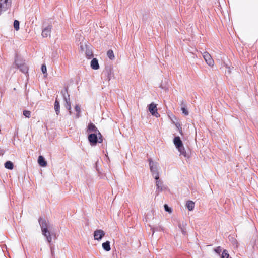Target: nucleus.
Wrapping results in <instances>:
<instances>
[{
    "label": "nucleus",
    "mask_w": 258,
    "mask_h": 258,
    "mask_svg": "<svg viewBox=\"0 0 258 258\" xmlns=\"http://www.w3.org/2000/svg\"><path fill=\"white\" fill-rule=\"evenodd\" d=\"M38 221L41 227L43 235L46 237L48 242L50 243L52 241V237L50 233L48 230V224L46 220L45 219L39 218Z\"/></svg>",
    "instance_id": "1"
},
{
    "label": "nucleus",
    "mask_w": 258,
    "mask_h": 258,
    "mask_svg": "<svg viewBox=\"0 0 258 258\" xmlns=\"http://www.w3.org/2000/svg\"><path fill=\"white\" fill-rule=\"evenodd\" d=\"M149 165L153 176L156 180L159 179V173L158 171V163H154L151 159H149Z\"/></svg>",
    "instance_id": "2"
},
{
    "label": "nucleus",
    "mask_w": 258,
    "mask_h": 258,
    "mask_svg": "<svg viewBox=\"0 0 258 258\" xmlns=\"http://www.w3.org/2000/svg\"><path fill=\"white\" fill-rule=\"evenodd\" d=\"M87 132L89 133L94 132V133H97L99 135V143H102L103 142V138L101 133L93 123H90L88 124Z\"/></svg>",
    "instance_id": "3"
},
{
    "label": "nucleus",
    "mask_w": 258,
    "mask_h": 258,
    "mask_svg": "<svg viewBox=\"0 0 258 258\" xmlns=\"http://www.w3.org/2000/svg\"><path fill=\"white\" fill-rule=\"evenodd\" d=\"M88 140L92 146H95L99 142V135L97 133L90 134L88 136Z\"/></svg>",
    "instance_id": "4"
},
{
    "label": "nucleus",
    "mask_w": 258,
    "mask_h": 258,
    "mask_svg": "<svg viewBox=\"0 0 258 258\" xmlns=\"http://www.w3.org/2000/svg\"><path fill=\"white\" fill-rule=\"evenodd\" d=\"M203 58L208 65L213 67L214 64V61L211 55L207 52H204L203 54Z\"/></svg>",
    "instance_id": "5"
},
{
    "label": "nucleus",
    "mask_w": 258,
    "mask_h": 258,
    "mask_svg": "<svg viewBox=\"0 0 258 258\" xmlns=\"http://www.w3.org/2000/svg\"><path fill=\"white\" fill-rule=\"evenodd\" d=\"M149 110L152 115L155 116L156 117H159L160 115L157 112V108L156 104L152 103L149 105Z\"/></svg>",
    "instance_id": "6"
},
{
    "label": "nucleus",
    "mask_w": 258,
    "mask_h": 258,
    "mask_svg": "<svg viewBox=\"0 0 258 258\" xmlns=\"http://www.w3.org/2000/svg\"><path fill=\"white\" fill-rule=\"evenodd\" d=\"M105 235V232L102 230H96L94 232V239L96 240H100Z\"/></svg>",
    "instance_id": "7"
},
{
    "label": "nucleus",
    "mask_w": 258,
    "mask_h": 258,
    "mask_svg": "<svg viewBox=\"0 0 258 258\" xmlns=\"http://www.w3.org/2000/svg\"><path fill=\"white\" fill-rule=\"evenodd\" d=\"M52 28V25H49L42 30V36L43 37H47L50 36L51 29Z\"/></svg>",
    "instance_id": "8"
},
{
    "label": "nucleus",
    "mask_w": 258,
    "mask_h": 258,
    "mask_svg": "<svg viewBox=\"0 0 258 258\" xmlns=\"http://www.w3.org/2000/svg\"><path fill=\"white\" fill-rule=\"evenodd\" d=\"M85 50H84V51H85V53L86 56L88 58H91V57H92L93 56V52H92L91 47L88 46L87 45H85Z\"/></svg>",
    "instance_id": "9"
},
{
    "label": "nucleus",
    "mask_w": 258,
    "mask_h": 258,
    "mask_svg": "<svg viewBox=\"0 0 258 258\" xmlns=\"http://www.w3.org/2000/svg\"><path fill=\"white\" fill-rule=\"evenodd\" d=\"M91 67L94 70H97L99 68V64L98 60L94 58L91 61Z\"/></svg>",
    "instance_id": "10"
},
{
    "label": "nucleus",
    "mask_w": 258,
    "mask_h": 258,
    "mask_svg": "<svg viewBox=\"0 0 258 258\" xmlns=\"http://www.w3.org/2000/svg\"><path fill=\"white\" fill-rule=\"evenodd\" d=\"M173 142L176 148H180L183 145V143L179 137H175L174 139Z\"/></svg>",
    "instance_id": "11"
},
{
    "label": "nucleus",
    "mask_w": 258,
    "mask_h": 258,
    "mask_svg": "<svg viewBox=\"0 0 258 258\" xmlns=\"http://www.w3.org/2000/svg\"><path fill=\"white\" fill-rule=\"evenodd\" d=\"M186 206L189 211H192L195 208V203L192 201H187Z\"/></svg>",
    "instance_id": "12"
},
{
    "label": "nucleus",
    "mask_w": 258,
    "mask_h": 258,
    "mask_svg": "<svg viewBox=\"0 0 258 258\" xmlns=\"http://www.w3.org/2000/svg\"><path fill=\"white\" fill-rule=\"evenodd\" d=\"M38 162L39 164L42 167H45L47 165L46 162L42 156L38 157Z\"/></svg>",
    "instance_id": "13"
},
{
    "label": "nucleus",
    "mask_w": 258,
    "mask_h": 258,
    "mask_svg": "<svg viewBox=\"0 0 258 258\" xmlns=\"http://www.w3.org/2000/svg\"><path fill=\"white\" fill-rule=\"evenodd\" d=\"M102 247L103 249L107 251H109L110 250V242L108 241H106L105 242H104L102 243Z\"/></svg>",
    "instance_id": "14"
},
{
    "label": "nucleus",
    "mask_w": 258,
    "mask_h": 258,
    "mask_svg": "<svg viewBox=\"0 0 258 258\" xmlns=\"http://www.w3.org/2000/svg\"><path fill=\"white\" fill-rule=\"evenodd\" d=\"M18 68H19L23 73H26L28 72V68L26 65L25 64H22L20 66H18Z\"/></svg>",
    "instance_id": "15"
},
{
    "label": "nucleus",
    "mask_w": 258,
    "mask_h": 258,
    "mask_svg": "<svg viewBox=\"0 0 258 258\" xmlns=\"http://www.w3.org/2000/svg\"><path fill=\"white\" fill-rule=\"evenodd\" d=\"M5 167L7 169L12 170L14 168L13 163L10 161H8L5 163Z\"/></svg>",
    "instance_id": "16"
},
{
    "label": "nucleus",
    "mask_w": 258,
    "mask_h": 258,
    "mask_svg": "<svg viewBox=\"0 0 258 258\" xmlns=\"http://www.w3.org/2000/svg\"><path fill=\"white\" fill-rule=\"evenodd\" d=\"M59 103L57 99H56L54 103V109L57 115L59 113Z\"/></svg>",
    "instance_id": "17"
},
{
    "label": "nucleus",
    "mask_w": 258,
    "mask_h": 258,
    "mask_svg": "<svg viewBox=\"0 0 258 258\" xmlns=\"http://www.w3.org/2000/svg\"><path fill=\"white\" fill-rule=\"evenodd\" d=\"M178 150V151L180 152V154L184 156V157L186 156V153L185 151V150L184 149V147H183V145H182V147L180 148H177Z\"/></svg>",
    "instance_id": "18"
},
{
    "label": "nucleus",
    "mask_w": 258,
    "mask_h": 258,
    "mask_svg": "<svg viewBox=\"0 0 258 258\" xmlns=\"http://www.w3.org/2000/svg\"><path fill=\"white\" fill-rule=\"evenodd\" d=\"M107 55L111 60H113L114 58V55L112 50H109L107 52Z\"/></svg>",
    "instance_id": "19"
},
{
    "label": "nucleus",
    "mask_w": 258,
    "mask_h": 258,
    "mask_svg": "<svg viewBox=\"0 0 258 258\" xmlns=\"http://www.w3.org/2000/svg\"><path fill=\"white\" fill-rule=\"evenodd\" d=\"M221 258H229V254L227 250L225 249L223 251V252L221 254Z\"/></svg>",
    "instance_id": "20"
},
{
    "label": "nucleus",
    "mask_w": 258,
    "mask_h": 258,
    "mask_svg": "<svg viewBox=\"0 0 258 258\" xmlns=\"http://www.w3.org/2000/svg\"><path fill=\"white\" fill-rule=\"evenodd\" d=\"M14 27L16 31L19 29V22L18 20H15L14 22Z\"/></svg>",
    "instance_id": "21"
},
{
    "label": "nucleus",
    "mask_w": 258,
    "mask_h": 258,
    "mask_svg": "<svg viewBox=\"0 0 258 258\" xmlns=\"http://www.w3.org/2000/svg\"><path fill=\"white\" fill-rule=\"evenodd\" d=\"M23 115L26 117L30 118L31 115V112L28 110H24L23 111Z\"/></svg>",
    "instance_id": "22"
},
{
    "label": "nucleus",
    "mask_w": 258,
    "mask_h": 258,
    "mask_svg": "<svg viewBox=\"0 0 258 258\" xmlns=\"http://www.w3.org/2000/svg\"><path fill=\"white\" fill-rule=\"evenodd\" d=\"M176 126L177 127V128H178V130L179 131V133L181 135H183V132H182V127L180 125V124L179 123H176Z\"/></svg>",
    "instance_id": "23"
},
{
    "label": "nucleus",
    "mask_w": 258,
    "mask_h": 258,
    "mask_svg": "<svg viewBox=\"0 0 258 258\" xmlns=\"http://www.w3.org/2000/svg\"><path fill=\"white\" fill-rule=\"evenodd\" d=\"M214 250L217 254H220L221 252V251H222V249H221V247L220 246H218L216 248H215L214 249Z\"/></svg>",
    "instance_id": "24"
},
{
    "label": "nucleus",
    "mask_w": 258,
    "mask_h": 258,
    "mask_svg": "<svg viewBox=\"0 0 258 258\" xmlns=\"http://www.w3.org/2000/svg\"><path fill=\"white\" fill-rule=\"evenodd\" d=\"M66 107L67 108L68 110H70V112H71L70 110L71 109V106L70 101H67L66 100Z\"/></svg>",
    "instance_id": "25"
},
{
    "label": "nucleus",
    "mask_w": 258,
    "mask_h": 258,
    "mask_svg": "<svg viewBox=\"0 0 258 258\" xmlns=\"http://www.w3.org/2000/svg\"><path fill=\"white\" fill-rule=\"evenodd\" d=\"M41 71L43 74H46L47 72V68L45 64H43L41 66Z\"/></svg>",
    "instance_id": "26"
},
{
    "label": "nucleus",
    "mask_w": 258,
    "mask_h": 258,
    "mask_svg": "<svg viewBox=\"0 0 258 258\" xmlns=\"http://www.w3.org/2000/svg\"><path fill=\"white\" fill-rule=\"evenodd\" d=\"M156 184L157 187V188H159L161 186L162 182L160 180H159V179H158L156 180Z\"/></svg>",
    "instance_id": "27"
},
{
    "label": "nucleus",
    "mask_w": 258,
    "mask_h": 258,
    "mask_svg": "<svg viewBox=\"0 0 258 258\" xmlns=\"http://www.w3.org/2000/svg\"><path fill=\"white\" fill-rule=\"evenodd\" d=\"M181 110L183 113H184L185 115H187L188 114V111L184 107L181 108Z\"/></svg>",
    "instance_id": "28"
},
{
    "label": "nucleus",
    "mask_w": 258,
    "mask_h": 258,
    "mask_svg": "<svg viewBox=\"0 0 258 258\" xmlns=\"http://www.w3.org/2000/svg\"><path fill=\"white\" fill-rule=\"evenodd\" d=\"M164 208L166 211L171 212V208H169L167 205H164Z\"/></svg>",
    "instance_id": "29"
},
{
    "label": "nucleus",
    "mask_w": 258,
    "mask_h": 258,
    "mask_svg": "<svg viewBox=\"0 0 258 258\" xmlns=\"http://www.w3.org/2000/svg\"><path fill=\"white\" fill-rule=\"evenodd\" d=\"M75 110L78 114H79L80 113V111H81L80 108L78 105H76L75 106Z\"/></svg>",
    "instance_id": "30"
},
{
    "label": "nucleus",
    "mask_w": 258,
    "mask_h": 258,
    "mask_svg": "<svg viewBox=\"0 0 258 258\" xmlns=\"http://www.w3.org/2000/svg\"><path fill=\"white\" fill-rule=\"evenodd\" d=\"M81 49H82V50H83V49H84V48H83V46H81Z\"/></svg>",
    "instance_id": "31"
}]
</instances>
